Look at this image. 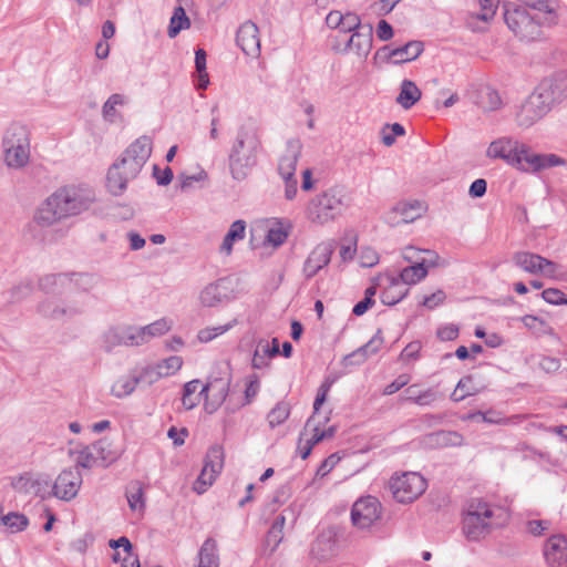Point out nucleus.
I'll list each match as a JSON object with an SVG mask.
<instances>
[{"instance_id":"nucleus-62","label":"nucleus","mask_w":567,"mask_h":567,"mask_svg":"<svg viewBox=\"0 0 567 567\" xmlns=\"http://www.w3.org/2000/svg\"><path fill=\"white\" fill-rule=\"evenodd\" d=\"M153 176L158 185L166 186L172 182L174 174L169 167H166L165 169L162 171L157 165H154Z\"/></svg>"},{"instance_id":"nucleus-31","label":"nucleus","mask_w":567,"mask_h":567,"mask_svg":"<svg viewBox=\"0 0 567 567\" xmlns=\"http://www.w3.org/2000/svg\"><path fill=\"white\" fill-rule=\"evenodd\" d=\"M128 103V97L114 93L112 94L102 106V116L105 122L118 123L123 121L122 114L118 112L120 106H124Z\"/></svg>"},{"instance_id":"nucleus-21","label":"nucleus","mask_w":567,"mask_h":567,"mask_svg":"<svg viewBox=\"0 0 567 567\" xmlns=\"http://www.w3.org/2000/svg\"><path fill=\"white\" fill-rule=\"evenodd\" d=\"M424 50L423 42L410 41L402 47L391 48L385 45L382 48L384 56L394 64L406 63L417 59Z\"/></svg>"},{"instance_id":"nucleus-18","label":"nucleus","mask_w":567,"mask_h":567,"mask_svg":"<svg viewBox=\"0 0 567 567\" xmlns=\"http://www.w3.org/2000/svg\"><path fill=\"white\" fill-rule=\"evenodd\" d=\"M229 280L219 278L207 284L198 293L199 305L204 308H215L230 298Z\"/></svg>"},{"instance_id":"nucleus-40","label":"nucleus","mask_w":567,"mask_h":567,"mask_svg":"<svg viewBox=\"0 0 567 567\" xmlns=\"http://www.w3.org/2000/svg\"><path fill=\"white\" fill-rule=\"evenodd\" d=\"M140 384L136 372L130 375L118 378L112 385V394L116 398H124L134 392Z\"/></svg>"},{"instance_id":"nucleus-3","label":"nucleus","mask_w":567,"mask_h":567,"mask_svg":"<svg viewBox=\"0 0 567 567\" xmlns=\"http://www.w3.org/2000/svg\"><path fill=\"white\" fill-rule=\"evenodd\" d=\"M260 151L261 141L257 128L252 125L240 126L228 156L231 177L239 182L246 179L257 165Z\"/></svg>"},{"instance_id":"nucleus-59","label":"nucleus","mask_w":567,"mask_h":567,"mask_svg":"<svg viewBox=\"0 0 567 567\" xmlns=\"http://www.w3.org/2000/svg\"><path fill=\"white\" fill-rule=\"evenodd\" d=\"M364 24L361 23V19L357 13L353 12H347L346 14H342L340 31L344 33H353L355 30H359Z\"/></svg>"},{"instance_id":"nucleus-28","label":"nucleus","mask_w":567,"mask_h":567,"mask_svg":"<svg viewBox=\"0 0 567 567\" xmlns=\"http://www.w3.org/2000/svg\"><path fill=\"white\" fill-rule=\"evenodd\" d=\"M525 172H538L548 167L565 165L566 161L555 154H537L529 147L528 157H525Z\"/></svg>"},{"instance_id":"nucleus-38","label":"nucleus","mask_w":567,"mask_h":567,"mask_svg":"<svg viewBox=\"0 0 567 567\" xmlns=\"http://www.w3.org/2000/svg\"><path fill=\"white\" fill-rule=\"evenodd\" d=\"M126 498L132 512L142 514L145 508L144 491L140 482H132L126 489Z\"/></svg>"},{"instance_id":"nucleus-51","label":"nucleus","mask_w":567,"mask_h":567,"mask_svg":"<svg viewBox=\"0 0 567 567\" xmlns=\"http://www.w3.org/2000/svg\"><path fill=\"white\" fill-rule=\"evenodd\" d=\"M195 66L198 73V89L205 90L209 83L208 73L206 72V52L198 49L195 52Z\"/></svg>"},{"instance_id":"nucleus-37","label":"nucleus","mask_w":567,"mask_h":567,"mask_svg":"<svg viewBox=\"0 0 567 567\" xmlns=\"http://www.w3.org/2000/svg\"><path fill=\"white\" fill-rule=\"evenodd\" d=\"M66 282H71L68 274H50L39 280V287L47 293L65 290Z\"/></svg>"},{"instance_id":"nucleus-6","label":"nucleus","mask_w":567,"mask_h":567,"mask_svg":"<svg viewBox=\"0 0 567 567\" xmlns=\"http://www.w3.org/2000/svg\"><path fill=\"white\" fill-rule=\"evenodd\" d=\"M4 163L10 168H23L30 161V137L27 128L11 125L2 140Z\"/></svg>"},{"instance_id":"nucleus-27","label":"nucleus","mask_w":567,"mask_h":567,"mask_svg":"<svg viewBox=\"0 0 567 567\" xmlns=\"http://www.w3.org/2000/svg\"><path fill=\"white\" fill-rule=\"evenodd\" d=\"M279 353L280 349L277 338L272 339L271 346L267 340L261 339L257 343V348L251 360V365L254 369L266 368L269 365V359L278 355Z\"/></svg>"},{"instance_id":"nucleus-22","label":"nucleus","mask_w":567,"mask_h":567,"mask_svg":"<svg viewBox=\"0 0 567 567\" xmlns=\"http://www.w3.org/2000/svg\"><path fill=\"white\" fill-rule=\"evenodd\" d=\"M421 216L420 203H398L385 215L384 220L391 226L409 224Z\"/></svg>"},{"instance_id":"nucleus-41","label":"nucleus","mask_w":567,"mask_h":567,"mask_svg":"<svg viewBox=\"0 0 567 567\" xmlns=\"http://www.w3.org/2000/svg\"><path fill=\"white\" fill-rule=\"evenodd\" d=\"M200 381L197 379L192 380L184 385L182 403L186 410L194 409L199 404L202 398H205V394H200V391L197 393Z\"/></svg>"},{"instance_id":"nucleus-4","label":"nucleus","mask_w":567,"mask_h":567,"mask_svg":"<svg viewBox=\"0 0 567 567\" xmlns=\"http://www.w3.org/2000/svg\"><path fill=\"white\" fill-rule=\"evenodd\" d=\"M504 515L501 507L493 506L482 498H472L464 508L463 533L468 540H480L493 528L502 525Z\"/></svg>"},{"instance_id":"nucleus-56","label":"nucleus","mask_w":567,"mask_h":567,"mask_svg":"<svg viewBox=\"0 0 567 567\" xmlns=\"http://www.w3.org/2000/svg\"><path fill=\"white\" fill-rule=\"evenodd\" d=\"M216 477H217V475L215 473H213L212 471H209L206 467H203L199 476L197 477V480L195 481V483L193 485V489L197 494L205 493L207 491V488L214 483Z\"/></svg>"},{"instance_id":"nucleus-50","label":"nucleus","mask_w":567,"mask_h":567,"mask_svg":"<svg viewBox=\"0 0 567 567\" xmlns=\"http://www.w3.org/2000/svg\"><path fill=\"white\" fill-rule=\"evenodd\" d=\"M236 322L237 321L234 320L233 322H229L227 324L200 329L197 333V339L202 343H207L230 330L236 324Z\"/></svg>"},{"instance_id":"nucleus-43","label":"nucleus","mask_w":567,"mask_h":567,"mask_svg":"<svg viewBox=\"0 0 567 567\" xmlns=\"http://www.w3.org/2000/svg\"><path fill=\"white\" fill-rule=\"evenodd\" d=\"M329 421L328 416H320V415H311L306 425H305V432H311V436L308 439V441L311 444H317L321 442L323 439H327V432H322L320 430V426Z\"/></svg>"},{"instance_id":"nucleus-29","label":"nucleus","mask_w":567,"mask_h":567,"mask_svg":"<svg viewBox=\"0 0 567 567\" xmlns=\"http://www.w3.org/2000/svg\"><path fill=\"white\" fill-rule=\"evenodd\" d=\"M539 85L556 105L567 96V76L564 74L546 78Z\"/></svg>"},{"instance_id":"nucleus-63","label":"nucleus","mask_w":567,"mask_h":567,"mask_svg":"<svg viewBox=\"0 0 567 567\" xmlns=\"http://www.w3.org/2000/svg\"><path fill=\"white\" fill-rule=\"evenodd\" d=\"M410 382V375L408 374H400L393 382L388 384L384 390V395H392L396 393L399 390H401L403 386H405Z\"/></svg>"},{"instance_id":"nucleus-47","label":"nucleus","mask_w":567,"mask_h":567,"mask_svg":"<svg viewBox=\"0 0 567 567\" xmlns=\"http://www.w3.org/2000/svg\"><path fill=\"white\" fill-rule=\"evenodd\" d=\"M224 466V450L219 445L212 446L205 458L204 467L218 475Z\"/></svg>"},{"instance_id":"nucleus-25","label":"nucleus","mask_w":567,"mask_h":567,"mask_svg":"<svg viewBox=\"0 0 567 567\" xmlns=\"http://www.w3.org/2000/svg\"><path fill=\"white\" fill-rule=\"evenodd\" d=\"M546 115V112L528 95L518 106L515 122L522 128H529Z\"/></svg>"},{"instance_id":"nucleus-1","label":"nucleus","mask_w":567,"mask_h":567,"mask_svg":"<svg viewBox=\"0 0 567 567\" xmlns=\"http://www.w3.org/2000/svg\"><path fill=\"white\" fill-rule=\"evenodd\" d=\"M95 200V193L89 186H63L45 199L37 212L35 220L42 226H50L86 212Z\"/></svg>"},{"instance_id":"nucleus-10","label":"nucleus","mask_w":567,"mask_h":567,"mask_svg":"<svg viewBox=\"0 0 567 567\" xmlns=\"http://www.w3.org/2000/svg\"><path fill=\"white\" fill-rule=\"evenodd\" d=\"M393 497L400 503H411L426 489V482L415 472H406L390 480Z\"/></svg>"},{"instance_id":"nucleus-30","label":"nucleus","mask_w":567,"mask_h":567,"mask_svg":"<svg viewBox=\"0 0 567 567\" xmlns=\"http://www.w3.org/2000/svg\"><path fill=\"white\" fill-rule=\"evenodd\" d=\"M229 390V380L214 379L208 381L200 390V394H205L206 400H212V404L217 408L226 399Z\"/></svg>"},{"instance_id":"nucleus-55","label":"nucleus","mask_w":567,"mask_h":567,"mask_svg":"<svg viewBox=\"0 0 567 567\" xmlns=\"http://www.w3.org/2000/svg\"><path fill=\"white\" fill-rule=\"evenodd\" d=\"M140 384L152 385L162 379L155 364H148L136 371Z\"/></svg>"},{"instance_id":"nucleus-33","label":"nucleus","mask_w":567,"mask_h":567,"mask_svg":"<svg viewBox=\"0 0 567 567\" xmlns=\"http://www.w3.org/2000/svg\"><path fill=\"white\" fill-rule=\"evenodd\" d=\"M427 442L435 447H457L464 444V437L456 431H437L427 435Z\"/></svg>"},{"instance_id":"nucleus-20","label":"nucleus","mask_w":567,"mask_h":567,"mask_svg":"<svg viewBox=\"0 0 567 567\" xmlns=\"http://www.w3.org/2000/svg\"><path fill=\"white\" fill-rule=\"evenodd\" d=\"M236 41L245 54L252 58L260 54L259 30L254 22L246 21L239 27Z\"/></svg>"},{"instance_id":"nucleus-35","label":"nucleus","mask_w":567,"mask_h":567,"mask_svg":"<svg viewBox=\"0 0 567 567\" xmlns=\"http://www.w3.org/2000/svg\"><path fill=\"white\" fill-rule=\"evenodd\" d=\"M409 292V288L399 282L394 277L390 279V284L381 292V301L384 305L393 306L400 302Z\"/></svg>"},{"instance_id":"nucleus-24","label":"nucleus","mask_w":567,"mask_h":567,"mask_svg":"<svg viewBox=\"0 0 567 567\" xmlns=\"http://www.w3.org/2000/svg\"><path fill=\"white\" fill-rule=\"evenodd\" d=\"M544 556L549 567H567V538L551 536L545 545Z\"/></svg>"},{"instance_id":"nucleus-23","label":"nucleus","mask_w":567,"mask_h":567,"mask_svg":"<svg viewBox=\"0 0 567 567\" xmlns=\"http://www.w3.org/2000/svg\"><path fill=\"white\" fill-rule=\"evenodd\" d=\"M426 255L431 256V259H417L415 265L405 267L401 270L398 277H394L399 282H403L405 287L414 285L426 277L427 270L425 264L430 266L436 265L439 256L434 251H425Z\"/></svg>"},{"instance_id":"nucleus-2","label":"nucleus","mask_w":567,"mask_h":567,"mask_svg":"<svg viewBox=\"0 0 567 567\" xmlns=\"http://www.w3.org/2000/svg\"><path fill=\"white\" fill-rule=\"evenodd\" d=\"M153 150L151 137L143 135L136 138L107 172L106 187L114 196L122 195L130 181L137 177L148 161Z\"/></svg>"},{"instance_id":"nucleus-52","label":"nucleus","mask_w":567,"mask_h":567,"mask_svg":"<svg viewBox=\"0 0 567 567\" xmlns=\"http://www.w3.org/2000/svg\"><path fill=\"white\" fill-rule=\"evenodd\" d=\"M498 6V0H480V7L481 10L477 13H472L470 19H477L483 22L491 21L495 13Z\"/></svg>"},{"instance_id":"nucleus-34","label":"nucleus","mask_w":567,"mask_h":567,"mask_svg":"<svg viewBox=\"0 0 567 567\" xmlns=\"http://www.w3.org/2000/svg\"><path fill=\"white\" fill-rule=\"evenodd\" d=\"M196 567H219L217 543L207 538L198 551V565Z\"/></svg>"},{"instance_id":"nucleus-32","label":"nucleus","mask_w":567,"mask_h":567,"mask_svg":"<svg viewBox=\"0 0 567 567\" xmlns=\"http://www.w3.org/2000/svg\"><path fill=\"white\" fill-rule=\"evenodd\" d=\"M422 91L417 85L408 79H404L400 85V93L396 96V103L404 110L411 109L415 103L420 101Z\"/></svg>"},{"instance_id":"nucleus-11","label":"nucleus","mask_w":567,"mask_h":567,"mask_svg":"<svg viewBox=\"0 0 567 567\" xmlns=\"http://www.w3.org/2000/svg\"><path fill=\"white\" fill-rule=\"evenodd\" d=\"M72 453L76 455V465L83 468L107 466L117 457L106 439H101Z\"/></svg>"},{"instance_id":"nucleus-45","label":"nucleus","mask_w":567,"mask_h":567,"mask_svg":"<svg viewBox=\"0 0 567 567\" xmlns=\"http://www.w3.org/2000/svg\"><path fill=\"white\" fill-rule=\"evenodd\" d=\"M69 279L71 282H66L65 285V290L69 292L74 290L87 292L93 288L95 284L94 277L87 274H71L69 275Z\"/></svg>"},{"instance_id":"nucleus-44","label":"nucleus","mask_w":567,"mask_h":567,"mask_svg":"<svg viewBox=\"0 0 567 567\" xmlns=\"http://www.w3.org/2000/svg\"><path fill=\"white\" fill-rule=\"evenodd\" d=\"M190 27L189 18L183 7H176L169 21L167 34L171 39L175 38L182 30Z\"/></svg>"},{"instance_id":"nucleus-16","label":"nucleus","mask_w":567,"mask_h":567,"mask_svg":"<svg viewBox=\"0 0 567 567\" xmlns=\"http://www.w3.org/2000/svg\"><path fill=\"white\" fill-rule=\"evenodd\" d=\"M334 251V245L331 241L318 244L307 257L302 274L307 280L313 278L321 269L329 265Z\"/></svg>"},{"instance_id":"nucleus-7","label":"nucleus","mask_w":567,"mask_h":567,"mask_svg":"<svg viewBox=\"0 0 567 567\" xmlns=\"http://www.w3.org/2000/svg\"><path fill=\"white\" fill-rule=\"evenodd\" d=\"M505 23L508 29L520 41H535L543 37L542 27H545L540 20H536L525 8L514 6L507 8L504 13Z\"/></svg>"},{"instance_id":"nucleus-39","label":"nucleus","mask_w":567,"mask_h":567,"mask_svg":"<svg viewBox=\"0 0 567 567\" xmlns=\"http://www.w3.org/2000/svg\"><path fill=\"white\" fill-rule=\"evenodd\" d=\"M172 328V322L165 318L156 320L147 326L140 327V333L143 338V343L150 342L152 338L159 337L168 332Z\"/></svg>"},{"instance_id":"nucleus-53","label":"nucleus","mask_w":567,"mask_h":567,"mask_svg":"<svg viewBox=\"0 0 567 567\" xmlns=\"http://www.w3.org/2000/svg\"><path fill=\"white\" fill-rule=\"evenodd\" d=\"M284 526H285V517L284 516H278L275 522L272 523L268 534H267V537H266V543L268 546H272L271 547V550H275L276 547L279 545V543L281 542L282 539V529H284Z\"/></svg>"},{"instance_id":"nucleus-58","label":"nucleus","mask_w":567,"mask_h":567,"mask_svg":"<svg viewBox=\"0 0 567 567\" xmlns=\"http://www.w3.org/2000/svg\"><path fill=\"white\" fill-rule=\"evenodd\" d=\"M471 383L472 379L470 377L461 379L451 395L452 400L460 402L468 395H474L476 391L472 389Z\"/></svg>"},{"instance_id":"nucleus-36","label":"nucleus","mask_w":567,"mask_h":567,"mask_svg":"<svg viewBox=\"0 0 567 567\" xmlns=\"http://www.w3.org/2000/svg\"><path fill=\"white\" fill-rule=\"evenodd\" d=\"M246 223L244 220L239 219L234 221L224 237V240L220 246V251L225 252L226 255H230L233 251L234 243L244 239Z\"/></svg>"},{"instance_id":"nucleus-5","label":"nucleus","mask_w":567,"mask_h":567,"mask_svg":"<svg viewBox=\"0 0 567 567\" xmlns=\"http://www.w3.org/2000/svg\"><path fill=\"white\" fill-rule=\"evenodd\" d=\"M349 204V196L343 188L330 187L310 199L306 217L313 224L324 225L342 215Z\"/></svg>"},{"instance_id":"nucleus-8","label":"nucleus","mask_w":567,"mask_h":567,"mask_svg":"<svg viewBox=\"0 0 567 567\" xmlns=\"http://www.w3.org/2000/svg\"><path fill=\"white\" fill-rule=\"evenodd\" d=\"M529 146L509 136H503L493 141L487 147L486 155L489 158H501L508 165L525 172Z\"/></svg>"},{"instance_id":"nucleus-9","label":"nucleus","mask_w":567,"mask_h":567,"mask_svg":"<svg viewBox=\"0 0 567 567\" xmlns=\"http://www.w3.org/2000/svg\"><path fill=\"white\" fill-rule=\"evenodd\" d=\"M302 143L299 138L288 140L286 150L279 157L278 172L285 182V197L291 200L297 195L298 181L295 177L296 166L301 155Z\"/></svg>"},{"instance_id":"nucleus-49","label":"nucleus","mask_w":567,"mask_h":567,"mask_svg":"<svg viewBox=\"0 0 567 567\" xmlns=\"http://www.w3.org/2000/svg\"><path fill=\"white\" fill-rule=\"evenodd\" d=\"M118 330L121 334L122 346L136 347L144 344L143 338L140 333V327L121 326L118 327Z\"/></svg>"},{"instance_id":"nucleus-26","label":"nucleus","mask_w":567,"mask_h":567,"mask_svg":"<svg viewBox=\"0 0 567 567\" xmlns=\"http://www.w3.org/2000/svg\"><path fill=\"white\" fill-rule=\"evenodd\" d=\"M382 344L383 337L381 330H378L364 346L343 358L344 364L363 363L370 355L375 354L381 349Z\"/></svg>"},{"instance_id":"nucleus-46","label":"nucleus","mask_w":567,"mask_h":567,"mask_svg":"<svg viewBox=\"0 0 567 567\" xmlns=\"http://www.w3.org/2000/svg\"><path fill=\"white\" fill-rule=\"evenodd\" d=\"M183 358L179 355H171L155 363L159 375L167 378L177 373L183 367Z\"/></svg>"},{"instance_id":"nucleus-57","label":"nucleus","mask_w":567,"mask_h":567,"mask_svg":"<svg viewBox=\"0 0 567 567\" xmlns=\"http://www.w3.org/2000/svg\"><path fill=\"white\" fill-rule=\"evenodd\" d=\"M101 347L106 352H111L115 347L122 346L118 327L110 328L104 332L101 340Z\"/></svg>"},{"instance_id":"nucleus-19","label":"nucleus","mask_w":567,"mask_h":567,"mask_svg":"<svg viewBox=\"0 0 567 567\" xmlns=\"http://www.w3.org/2000/svg\"><path fill=\"white\" fill-rule=\"evenodd\" d=\"M84 308V300L70 301L68 305L60 306L52 299H45L39 305V312L50 319L66 320L83 312Z\"/></svg>"},{"instance_id":"nucleus-61","label":"nucleus","mask_w":567,"mask_h":567,"mask_svg":"<svg viewBox=\"0 0 567 567\" xmlns=\"http://www.w3.org/2000/svg\"><path fill=\"white\" fill-rule=\"evenodd\" d=\"M360 265L364 268H370L375 266L379 262L378 252L370 248H362L359 256Z\"/></svg>"},{"instance_id":"nucleus-64","label":"nucleus","mask_w":567,"mask_h":567,"mask_svg":"<svg viewBox=\"0 0 567 567\" xmlns=\"http://www.w3.org/2000/svg\"><path fill=\"white\" fill-rule=\"evenodd\" d=\"M543 299L551 305H561L567 301L564 299V293L559 289L548 288L542 292Z\"/></svg>"},{"instance_id":"nucleus-48","label":"nucleus","mask_w":567,"mask_h":567,"mask_svg":"<svg viewBox=\"0 0 567 567\" xmlns=\"http://www.w3.org/2000/svg\"><path fill=\"white\" fill-rule=\"evenodd\" d=\"M290 415V405L287 402H279L267 415L271 429L281 425Z\"/></svg>"},{"instance_id":"nucleus-14","label":"nucleus","mask_w":567,"mask_h":567,"mask_svg":"<svg viewBox=\"0 0 567 567\" xmlns=\"http://www.w3.org/2000/svg\"><path fill=\"white\" fill-rule=\"evenodd\" d=\"M372 42L373 28L370 23H367L359 30H355V32L351 33L343 47L336 45L334 50L342 54L353 53L360 60H365L371 52Z\"/></svg>"},{"instance_id":"nucleus-13","label":"nucleus","mask_w":567,"mask_h":567,"mask_svg":"<svg viewBox=\"0 0 567 567\" xmlns=\"http://www.w3.org/2000/svg\"><path fill=\"white\" fill-rule=\"evenodd\" d=\"M513 262L527 274L543 275L548 278H555L558 270V266L555 262L529 251L515 252L513 255Z\"/></svg>"},{"instance_id":"nucleus-42","label":"nucleus","mask_w":567,"mask_h":567,"mask_svg":"<svg viewBox=\"0 0 567 567\" xmlns=\"http://www.w3.org/2000/svg\"><path fill=\"white\" fill-rule=\"evenodd\" d=\"M463 421H477L485 422L489 424H509L511 419H506L502 416V414L495 410H487L485 412L476 411L472 413H467L462 416Z\"/></svg>"},{"instance_id":"nucleus-15","label":"nucleus","mask_w":567,"mask_h":567,"mask_svg":"<svg viewBox=\"0 0 567 567\" xmlns=\"http://www.w3.org/2000/svg\"><path fill=\"white\" fill-rule=\"evenodd\" d=\"M82 485V475L76 468L63 470L51 486L53 496L69 502L73 499Z\"/></svg>"},{"instance_id":"nucleus-17","label":"nucleus","mask_w":567,"mask_h":567,"mask_svg":"<svg viewBox=\"0 0 567 567\" xmlns=\"http://www.w3.org/2000/svg\"><path fill=\"white\" fill-rule=\"evenodd\" d=\"M13 489L20 494H34L44 497L50 495V478L40 474L23 473L11 481Z\"/></svg>"},{"instance_id":"nucleus-12","label":"nucleus","mask_w":567,"mask_h":567,"mask_svg":"<svg viewBox=\"0 0 567 567\" xmlns=\"http://www.w3.org/2000/svg\"><path fill=\"white\" fill-rule=\"evenodd\" d=\"M381 517V504L373 496L361 497L351 508V522L358 529H368Z\"/></svg>"},{"instance_id":"nucleus-54","label":"nucleus","mask_w":567,"mask_h":567,"mask_svg":"<svg viewBox=\"0 0 567 567\" xmlns=\"http://www.w3.org/2000/svg\"><path fill=\"white\" fill-rule=\"evenodd\" d=\"M481 105L485 111H495L501 107L502 99L495 90L486 87L481 92Z\"/></svg>"},{"instance_id":"nucleus-60","label":"nucleus","mask_w":567,"mask_h":567,"mask_svg":"<svg viewBox=\"0 0 567 567\" xmlns=\"http://www.w3.org/2000/svg\"><path fill=\"white\" fill-rule=\"evenodd\" d=\"M532 99L548 114L556 105L538 84L535 90L529 94Z\"/></svg>"}]
</instances>
